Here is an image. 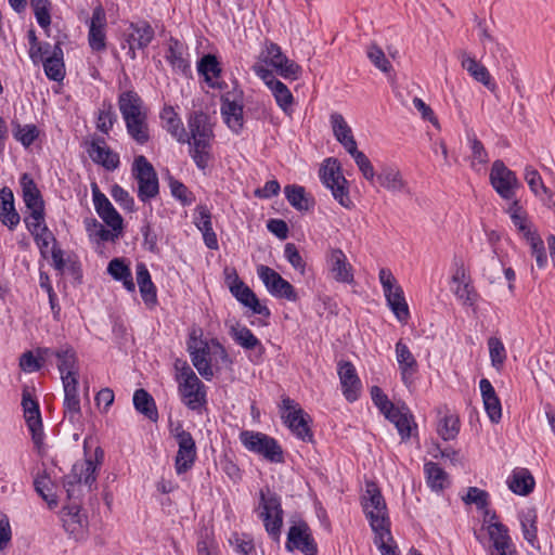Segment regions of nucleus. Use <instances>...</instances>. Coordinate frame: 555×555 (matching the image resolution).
I'll return each mask as SVG.
<instances>
[{"instance_id": "40", "label": "nucleus", "mask_w": 555, "mask_h": 555, "mask_svg": "<svg viewBox=\"0 0 555 555\" xmlns=\"http://www.w3.org/2000/svg\"><path fill=\"white\" fill-rule=\"evenodd\" d=\"M119 109L125 121L147 114L146 107L143 105L142 100L137 93L132 91L124 92L120 94Z\"/></svg>"}, {"instance_id": "6", "label": "nucleus", "mask_w": 555, "mask_h": 555, "mask_svg": "<svg viewBox=\"0 0 555 555\" xmlns=\"http://www.w3.org/2000/svg\"><path fill=\"white\" fill-rule=\"evenodd\" d=\"M378 279L387 304L399 322L405 323L410 317L409 307L404 299L403 289L397 283L396 278L389 269L382 268Z\"/></svg>"}, {"instance_id": "56", "label": "nucleus", "mask_w": 555, "mask_h": 555, "mask_svg": "<svg viewBox=\"0 0 555 555\" xmlns=\"http://www.w3.org/2000/svg\"><path fill=\"white\" fill-rule=\"evenodd\" d=\"M491 364L500 370L506 360V349L502 340L498 337H490L487 341Z\"/></svg>"}, {"instance_id": "46", "label": "nucleus", "mask_w": 555, "mask_h": 555, "mask_svg": "<svg viewBox=\"0 0 555 555\" xmlns=\"http://www.w3.org/2000/svg\"><path fill=\"white\" fill-rule=\"evenodd\" d=\"M107 271L116 281L121 282L128 292H134L135 284L132 280L130 268L125 263L122 259L115 258L111 260L107 267Z\"/></svg>"}, {"instance_id": "43", "label": "nucleus", "mask_w": 555, "mask_h": 555, "mask_svg": "<svg viewBox=\"0 0 555 555\" xmlns=\"http://www.w3.org/2000/svg\"><path fill=\"white\" fill-rule=\"evenodd\" d=\"M0 220L10 229L20 222V216L14 208L13 193L8 189L0 190Z\"/></svg>"}, {"instance_id": "13", "label": "nucleus", "mask_w": 555, "mask_h": 555, "mask_svg": "<svg viewBox=\"0 0 555 555\" xmlns=\"http://www.w3.org/2000/svg\"><path fill=\"white\" fill-rule=\"evenodd\" d=\"M493 513L487 521V532L491 542L489 555H517L508 528L496 520Z\"/></svg>"}, {"instance_id": "54", "label": "nucleus", "mask_w": 555, "mask_h": 555, "mask_svg": "<svg viewBox=\"0 0 555 555\" xmlns=\"http://www.w3.org/2000/svg\"><path fill=\"white\" fill-rule=\"evenodd\" d=\"M374 532V543L380 551L382 555H398L397 546L393 544V538L390 527L378 529Z\"/></svg>"}, {"instance_id": "19", "label": "nucleus", "mask_w": 555, "mask_h": 555, "mask_svg": "<svg viewBox=\"0 0 555 555\" xmlns=\"http://www.w3.org/2000/svg\"><path fill=\"white\" fill-rule=\"evenodd\" d=\"M257 274L272 296L296 300L294 287L273 269L261 264L257 268Z\"/></svg>"}, {"instance_id": "37", "label": "nucleus", "mask_w": 555, "mask_h": 555, "mask_svg": "<svg viewBox=\"0 0 555 555\" xmlns=\"http://www.w3.org/2000/svg\"><path fill=\"white\" fill-rule=\"evenodd\" d=\"M179 393L182 402L191 410H201L206 403L204 384H180Z\"/></svg>"}, {"instance_id": "24", "label": "nucleus", "mask_w": 555, "mask_h": 555, "mask_svg": "<svg viewBox=\"0 0 555 555\" xmlns=\"http://www.w3.org/2000/svg\"><path fill=\"white\" fill-rule=\"evenodd\" d=\"M437 434L444 440H453L460 433V418L447 405L439 406L437 409Z\"/></svg>"}, {"instance_id": "9", "label": "nucleus", "mask_w": 555, "mask_h": 555, "mask_svg": "<svg viewBox=\"0 0 555 555\" xmlns=\"http://www.w3.org/2000/svg\"><path fill=\"white\" fill-rule=\"evenodd\" d=\"M22 408L31 439L36 448L40 450L44 438L43 425L37 396L30 387H25L23 390Z\"/></svg>"}, {"instance_id": "52", "label": "nucleus", "mask_w": 555, "mask_h": 555, "mask_svg": "<svg viewBox=\"0 0 555 555\" xmlns=\"http://www.w3.org/2000/svg\"><path fill=\"white\" fill-rule=\"evenodd\" d=\"M129 135L140 144L147 142L150 138L147 114L126 120Z\"/></svg>"}, {"instance_id": "47", "label": "nucleus", "mask_w": 555, "mask_h": 555, "mask_svg": "<svg viewBox=\"0 0 555 555\" xmlns=\"http://www.w3.org/2000/svg\"><path fill=\"white\" fill-rule=\"evenodd\" d=\"M133 405L138 412L143 414L152 422H156L158 413L153 397L143 389H139L133 395Z\"/></svg>"}, {"instance_id": "10", "label": "nucleus", "mask_w": 555, "mask_h": 555, "mask_svg": "<svg viewBox=\"0 0 555 555\" xmlns=\"http://www.w3.org/2000/svg\"><path fill=\"white\" fill-rule=\"evenodd\" d=\"M240 440L250 452L260 454L272 462L282 461V451L276 441L262 433L245 430L240 434Z\"/></svg>"}, {"instance_id": "29", "label": "nucleus", "mask_w": 555, "mask_h": 555, "mask_svg": "<svg viewBox=\"0 0 555 555\" xmlns=\"http://www.w3.org/2000/svg\"><path fill=\"white\" fill-rule=\"evenodd\" d=\"M507 214L512 220L513 225L526 241L538 234L537 229L529 220L528 214L519 205L518 201H514L509 205L507 208Z\"/></svg>"}, {"instance_id": "58", "label": "nucleus", "mask_w": 555, "mask_h": 555, "mask_svg": "<svg viewBox=\"0 0 555 555\" xmlns=\"http://www.w3.org/2000/svg\"><path fill=\"white\" fill-rule=\"evenodd\" d=\"M468 143L472 151V167L477 169L478 166H485L488 163V154L483 144L476 138V135L468 137Z\"/></svg>"}, {"instance_id": "59", "label": "nucleus", "mask_w": 555, "mask_h": 555, "mask_svg": "<svg viewBox=\"0 0 555 555\" xmlns=\"http://www.w3.org/2000/svg\"><path fill=\"white\" fill-rule=\"evenodd\" d=\"M87 230L91 237L103 242L114 241L121 233V231H114L112 228L111 230L105 229L94 219L87 221Z\"/></svg>"}, {"instance_id": "48", "label": "nucleus", "mask_w": 555, "mask_h": 555, "mask_svg": "<svg viewBox=\"0 0 555 555\" xmlns=\"http://www.w3.org/2000/svg\"><path fill=\"white\" fill-rule=\"evenodd\" d=\"M166 59L176 70L185 72L189 68L186 49L177 40L169 41Z\"/></svg>"}, {"instance_id": "31", "label": "nucleus", "mask_w": 555, "mask_h": 555, "mask_svg": "<svg viewBox=\"0 0 555 555\" xmlns=\"http://www.w3.org/2000/svg\"><path fill=\"white\" fill-rule=\"evenodd\" d=\"M88 153L94 163L102 165L108 170H114L119 165L118 154L114 153L102 140L93 141L88 149Z\"/></svg>"}, {"instance_id": "44", "label": "nucleus", "mask_w": 555, "mask_h": 555, "mask_svg": "<svg viewBox=\"0 0 555 555\" xmlns=\"http://www.w3.org/2000/svg\"><path fill=\"white\" fill-rule=\"evenodd\" d=\"M524 179L527 182L530 191L535 196L545 195L547 197L546 205L552 207L555 205L553 201V192L544 184L541 175L532 166H526Z\"/></svg>"}, {"instance_id": "18", "label": "nucleus", "mask_w": 555, "mask_h": 555, "mask_svg": "<svg viewBox=\"0 0 555 555\" xmlns=\"http://www.w3.org/2000/svg\"><path fill=\"white\" fill-rule=\"evenodd\" d=\"M133 173L139 183V196L145 201L158 192V181L152 165L144 156H138L133 163Z\"/></svg>"}, {"instance_id": "26", "label": "nucleus", "mask_w": 555, "mask_h": 555, "mask_svg": "<svg viewBox=\"0 0 555 555\" xmlns=\"http://www.w3.org/2000/svg\"><path fill=\"white\" fill-rule=\"evenodd\" d=\"M461 65L475 81L483 85L491 92L496 90V83L492 79L490 72L475 57L467 53H463L461 57Z\"/></svg>"}, {"instance_id": "50", "label": "nucleus", "mask_w": 555, "mask_h": 555, "mask_svg": "<svg viewBox=\"0 0 555 555\" xmlns=\"http://www.w3.org/2000/svg\"><path fill=\"white\" fill-rule=\"evenodd\" d=\"M347 153L353 158L362 178L370 184H374L377 171L370 158L362 151L358 150V145Z\"/></svg>"}, {"instance_id": "1", "label": "nucleus", "mask_w": 555, "mask_h": 555, "mask_svg": "<svg viewBox=\"0 0 555 555\" xmlns=\"http://www.w3.org/2000/svg\"><path fill=\"white\" fill-rule=\"evenodd\" d=\"M193 365L205 379L222 378L231 369L224 347L216 339L204 340L201 328H193L188 341Z\"/></svg>"}, {"instance_id": "36", "label": "nucleus", "mask_w": 555, "mask_h": 555, "mask_svg": "<svg viewBox=\"0 0 555 555\" xmlns=\"http://www.w3.org/2000/svg\"><path fill=\"white\" fill-rule=\"evenodd\" d=\"M137 282L141 297L147 307H154L157 302L156 287L152 282L150 272L144 263H138L135 268Z\"/></svg>"}, {"instance_id": "61", "label": "nucleus", "mask_w": 555, "mask_h": 555, "mask_svg": "<svg viewBox=\"0 0 555 555\" xmlns=\"http://www.w3.org/2000/svg\"><path fill=\"white\" fill-rule=\"evenodd\" d=\"M463 501L465 504H475L477 508L485 509L489 504V494L477 487H469Z\"/></svg>"}, {"instance_id": "11", "label": "nucleus", "mask_w": 555, "mask_h": 555, "mask_svg": "<svg viewBox=\"0 0 555 555\" xmlns=\"http://www.w3.org/2000/svg\"><path fill=\"white\" fill-rule=\"evenodd\" d=\"M221 115L228 128L238 134L244 128L243 93L233 89L222 96Z\"/></svg>"}, {"instance_id": "42", "label": "nucleus", "mask_w": 555, "mask_h": 555, "mask_svg": "<svg viewBox=\"0 0 555 555\" xmlns=\"http://www.w3.org/2000/svg\"><path fill=\"white\" fill-rule=\"evenodd\" d=\"M485 410L492 423H499L502 417L501 401L492 384H479Z\"/></svg>"}, {"instance_id": "45", "label": "nucleus", "mask_w": 555, "mask_h": 555, "mask_svg": "<svg viewBox=\"0 0 555 555\" xmlns=\"http://www.w3.org/2000/svg\"><path fill=\"white\" fill-rule=\"evenodd\" d=\"M21 185L26 207L30 211L43 210V204L40 197V193L36 184L34 183L33 179L28 175L25 173L22 176Z\"/></svg>"}, {"instance_id": "25", "label": "nucleus", "mask_w": 555, "mask_h": 555, "mask_svg": "<svg viewBox=\"0 0 555 555\" xmlns=\"http://www.w3.org/2000/svg\"><path fill=\"white\" fill-rule=\"evenodd\" d=\"M106 16L101 7L94 9L89 25V44L94 51H102L106 47L105 36Z\"/></svg>"}, {"instance_id": "55", "label": "nucleus", "mask_w": 555, "mask_h": 555, "mask_svg": "<svg viewBox=\"0 0 555 555\" xmlns=\"http://www.w3.org/2000/svg\"><path fill=\"white\" fill-rule=\"evenodd\" d=\"M230 334L233 339L245 349H254L260 345L251 331L244 325L235 324L231 326Z\"/></svg>"}, {"instance_id": "30", "label": "nucleus", "mask_w": 555, "mask_h": 555, "mask_svg": "<svg viewBox=\"0 0 555 555\" xmlns=\"http://www.w3.org/2000/svg\"><path fill=\"white\" fill-rule=\"evenodd\" d=\"M286 548L288 551L298 550L305 555H312V545L310 543L308 525L298 524L291 527L287 534Z\"/></svg>"}, {"instance_id": "15", "label": "nucleus", "mask_w": 555, "mask_h": 555, "mask_svg": "<svg viewBox=\"0 0 555 555\" xmlns=\"http://www.w3.org/2000/svg\"><path fill=\"white\" fill-rule=\"evenodd\" d=\"M489 178L492 188L502 198H514L519 181L515 172L508 169L502 160L493 162Z\"/></svg>"}, {"instance_id": "38", "label": "nucleus", "mask_w": 555, "mask_h": 555, "mask_svg": "<svg viewBox=\"0 0 555 555\" xmlns=\"http://www.w3.org/2000/svg\"><path fill=\"white\" fill-rule=\"evenodd\" d=\"M521 532L524 539L537 551L541 545L538 540V515L534 508H527L519 514Z\"/></svg>"}, {"instance_id": "53", "label": "nucleus", "mask_w": 555, "mask_h": 555, "mask_svg": "<svg viewBox=\"0 0 555 555\" xmlns=\"http://www.w3.org/2000/svg\"><path fill=\"white\" fill-rule=\"evenodd\" d=\"M57 366L61 373V378L63 382H76L77 372H76V360L75 356L72 351L66 350L64 352H59L57 354Z\"/></svg>"}, {"instance_id": "8", "label": "nucleus", "mask_w": 555, "mask_h": 555, "mask_svg": "<svg viewBox=\"0 0 555 555\" xmlns=\"http://www.w3.org/2000/svg\"><path fill=\"white\" fill-rule=\"evenodd\" d=\"M260 64L264 68H268L267 66L272 67L276 74L285 79H296L300 72L299 66L284 55L280 47L274 43L264 44L255 65Z\"/></svg>"}, {"instance_id": "22", "label": "nucleus", "mask_w": 555, "mask_h": 555, "mask_svg": "<svg viewBox=\"0 0 555 555\" xmlns=\"http://www.w3.org/2000/svg\"><path fill=\"white\" fill-rule=\"evenodd\" d=\"M92 199L99 217L114 231L122 230V219L114 208L109 199L103 194L96 184L92 185Z\"/></svg>"}, {"instance_id": "14", "label": "nucleus", "mask_w": 555, "mask_h": 555, "mask_svg": "<svg viewBox=\"0 0 555 555\" xmlns=\"http://www.w3.org/2000/svg\"><path fill=\"white\" fill-rule=\"evenodd\" d=\"M325 264L330 276L337 283L352 285L354 283V270L346 254L336 247H331L325 253Z\"/></svg>"}, {"instance_id": "35", "label": "nucleus", "mask_w": 555, "mask_h": 555, "mask_svg": "<svg viewBox=\"0 0 555 555\" xmlns=\"http://www.w3.org/2000/svg\"><path fill=\"white\" fill-rule=\"evenodd\" d=\"M162 126L165 128L178 142L185 143L189 141V135L184 130L183 124L179 114L172 106H165L160 112Z\"/></svg>"}, {"instance_id": "21", "label": "nucleus", "mask_w": 555, "mask_h": 555, "mask_svg": "<svg viewBox=\"0 0 555 555\" xmlns=\"http://www.w3.org/2000/svg\"><path fill=\"white\" fill-rule=\"evenodd\" d=\"M253 69L255 74L266 83L274 96L278 105L283 109L287 111L293 103V95L288 88L280 80H278L271 70L264 68L261 64L254 65Z\"/></svg>"}, {"instance_id": "39", "label": "nucleus", "mask_w": 555, "mask_h": 555, "mask_svg": "<svg viewBox=\"0 0 555 555\" xmlns=\"http://www.w3.org/2000/svg\"><path fill=\"white\" fill-rule=\"evenodd\" d=\"M47 77L54 81H61L65 77L63 50L59 44L52 47L50 54L42 61Z\"/></svg>"}, {"instance_id": "41", "label": "nucleus", "mask_w": 555, "mask_h": 555, "mask_svg": "<svg viewBox=\"0 0 555 555\" xmlns=\"http://www.w3.org/2000/svg\"><path fill=\"white\" fill-rule=\"evenodd\" d=\"M53 354L49 348H37L35 350L24 352L20 358V367L22 371L33 373L38 370L51 358Z\"/></svg>"}, {"instance_id": "3", "label": "nucleus", "mask_w": 555, "mask_h": 555, "mask_svg": "<svg viewBox=\"0 0 555 555\" xmlns=\"http://www.w3.org/2000/svg\"><path fill=\"white\" fill-rule=\"evenodd\" d=\"M190 154L199 169H205L210 159L211 124L207 115L194 113L188 121Z\"/></svg>"}, {"instance_id": "28", "label": "nucleus", "mask_w": 555, "mask_h": 555, "mask_svg": "<svg viewBox=\"0 0 555 555\" xmlns=\"http://www.w3.org/2000/svg\"><path fill=\"white\" fill-rule=\"evenodd\" d=\"M330 125L334 138L346 150V152H349L357 146V141L352 134V130L340 113L334 112L330 115Z\"/></svg>"}, {"instance_id": "49", "label": "nucleus", "mask_w": 555, "mask_h": 555, "mask_svg": "<svg viewBox=\"0 0 555 555\" xmlns=\"http://www.w3.org/2000/svg\"><path fill=\"white\" fill-rule=\"evenodd\" d=\"M427 486L436 492L443 490L448 482L447 473L434 462L424 465Z\"/></svg>"}, {"instance_id": "34", "label": "nucleus", "mask_w": 555, "mask_h": 555, "mask_svg": "<svg viewBox=\"0 0 555 555\" xmlns=\"http://www.w3.org/2000/svg\"><path fill=\"white\" fill-rule=\"evenodd\" d=\"M508 489L517 495H528L533 491L535 481L527 468H515L506 480Z\"/></svg>"}, {"instance_id": "23", "label": "nucleus", "mask_w": 555, "mask_h": 555, "mask_svg": "<svg viewBox=\"0 0 555 555\" xmlns=\"http://www.w3.org/2000/svg\"><path fill=\"white\" fill-rule=\"evenodd\" d=\"M65 415L70 422H77L80 417L81 400H88V384H64Z\"/></svg>"}, {"instance_id": "60", "label": "nucleus", "mask_w": 555, "mask_h": 555, "mask_svg": "<svg viewBox=\"0 0 555 555\" xmlns=\"http://www.w3.org/2000/svg\"><path fill=\"white\" fill-rule=\"evenodd\" d=\"M198 70L211 86H215L212 79L217 78L220 74L219 64L215 56L209 54L204 56L198 65Z\"/></svg>"}, {"instance_id": "16", "label": "nucleus", "mask_w": 555, "mask_h": 555, "mask_svg": "<svg viewBox=\"0 0 555 555\" xmlns=\"http://www.w3.org/2000/svg\"><path fill=\"white\" fill-rule=\"evenodd\" d=\"M280 414L286 426L300 439L311 440L309 426L300 406L288 397L282 398Z\"/></svg>"}, {"instance_id": "63", "label": "nucleus", "mask_w": 555, "mask_h": 555, "mask_svg": "<svg viewBox=\"0 0 555 555\" xmlns=\"http://www.w3.org/2000/svg\"><path fill=\"white\" fill-rule=\"evenodd\" d=\"M31 7L38 24L47 28L51 23L49 0H31Z\"/></svg>"}, {"instance_id": "51", "label": "nucleus", "mask_w": 555, "mask_h": 555, "mask_svg": "<svg viewBox=\"0 0 555 555\" xmlns=\"http://www.w3.org/2000/svg\"><path fill=\"white\" fill-rule=\"evenodd\" d=\"M396 359L404 378L416 371L417 362L410 348L401 340L396 344Z\"/></svg>"}, {"instance_id": "20", "label": "nucleus", "mask_w": 555, "mask_h": 555, "mask_svg": "<svg viewBox=\"0 0 555 555\" xmlns=\"http://www.w3.org/2000/svg\"><path fill=\"white\" fill-rule=\"evenodd\" d=\"M124 49H128L127 54L134 60L137 50L146 48L154 37V30L145 23L131 24L124 34Z\"/></svg>"}, {"instance_id": "5", "label": "nucleus", "mask_w": 555, "mask_h": 555, "mask_svg": "<svg viewBox=\"0 0 555 555\" xmlns=\"http://www.w3.org/2000/svg\"><path fill=\"white\" fill-rule=\"evenodd\" d=\"M90 443V439L86 438L83 441V449L86 459L82 462L76 463L73 466L72 475L67 477L65 486L67 487L68 496H73L75 494V490L72 489L74 483L90 488L91 485L95 480V470L98 465L103 460V451L100 447L94 448V452L92 455L88 454V447Z\"/></svg>"}, {"instance_id": "2", "label": "nucleus", "mask_w": 555, "mask_h": 555, "mask_svg": "<svg viewBox=\"0 0 555 555\" xmlns=\"http://www.w3.org/2000/svg\"><path fill=\"white\" fill-rule=\"evenodd\" d=\"M319 179L332 198L344 209L352 210L354 202L350 193V182L343 172L340 162L335 157L325 158L319 168Z\"/></svg>"}, {"instance_id": "4", "label": "nucleus", "mask_w": 555, "mask_h": 555, "mask_svg": "<svg viewBox=\"0 0 555 555\" xmlns=\"http://www.w3.org/2000/svg\"><path fill=\"white\" fill-rule=\"evenodd\" d=\"M361 504L372 531L390 527L386 502L375 482L367 481L365 483Z\"/></svg>"}, {"instance_id": "64", "label": "nucleus", "mask_w": 555, "mask_h": 555, "mask_svg": "<svg viewBox=\"0 0 555 555\" xmlns=\"http://www.w3.org/2000/svg\"><path fill=\"white\" fill-rule=\"evenodd\" d=\"M367 56L370 61L375 65V67H377L383 73H389L391 70V64L379 47L375 44L370 46L367 50Z\"/></svg>"}, {"instance_id": "62", "label": "nucleus", "mask_w": 555, "mask_h": 555, "mask_svg": "<svg viewBox=\"0 0 555 555\" xmlns=\"http://www.w3.org/2000/svg\"><path fill=\"white\" fill-rule=\"evenodd\" d=\"M530 245L531 255L535 258L539 269H543L547 263V257L542 238L539 234L526 241Z\"/></svg>"}, {"instance_id": "57", "label": "nucleus", "mask_w": 555, "mask_h": 555, "mask_svg": "<svg viewBox=\"0 0 555 555\" xmlns=\"http://www.w3.org/2000/svg\"><path fill=\"white\" fill-rule=\"evenodd\" d=\"M285 196L289 204L298 210L308 209V198L305 190L299 185H287L284 189Z\"/></svg>"}, {"instance_id": "7", "label": "nucleus", "mask_w": 555, "mask_h": 555, "mask_svg": "<svg viewBox=\"0 0 555 555\" xmlns=\"http://www.w3.org/2000/svg\"><path fill=\"white\" fill-rule=\"evenodd\" d=\"M170 434L178 444L175 468L178 475L190 470L196 460V444L192 435L185 431L180 423L170 424Z\"/></svg>"}, {"instance_id": "17", "label": "nucleus", "mask_w": 555, "mask_h": 555, "mask_svg": "<svg viewBox=\"0 0 555 555\" xmlns=\"http://www.w3.org/2000/svg\"><path fill=\"white\" fill-rule=\"evenodd\" d=\"M373 185L391 194H409L410 186L397 165L385 164L379 167Z\"/></svg>"}, {"instance_id": "32", "label": "nucleus", "mask_w": 555, "mask_h": 555, "mask_svg": "<svg viewBox=\"0 0 555 555\" xmlns=\"http://www.w3.org/2000/svg\"><path fill=\"white\" fill-rule=\"evenodd\" d=\"M62 520L65 530L76 540L85 537L87 519L80 513L78 506H68L63 511Z\"/></svg>"}, {"instance_id": "12", "label": "nucleus", "mask_w": 555, "mask_h": 555, "mask_svg": "<svg viewBox=\"0 0 555 555\" xmlns=\"http://www.w3.org/2000/svg\"><path fill=\"white\" fill-rule=\"evenodd\" d=\"M259 509V515L264 522L266 530L273 539H279L283 524L279 498L269 490H261Z\"/></svg>"}, {"instance_id": "33", "label": "nucleus", "mask_w": 555, "mask_h": 555, "mask_svg": "<svg viewBox=\"0 0 555 555\" xmlns=\"http://www.w3.org/2000/svg\"><path fill=\"white\" fill-rule=\"evenodd\" d=\"M230 291L232 295L244 306L251 309L255 313L262 314L267 312V309L262 307L257 299L256 295L253 291L246 286L242 281H240L236 276L232 282L229 283Z\"/></svg>"}, {"instance_id": "27", "label": "nucleus", "mask_w": 555, "mask_h": 555, "mask_svg": "<svg viewBox=\"0 0 555 555\" xmlns=\"http://www.w3.org/2000/svg\"><path fill=\"white\" fill-rule=\"evenodd\" d=\"M36 492L46 501L49 508L57 506V486L51 474L46 469L37 473L34 479Z\"/></svg>"}]
</instances>
